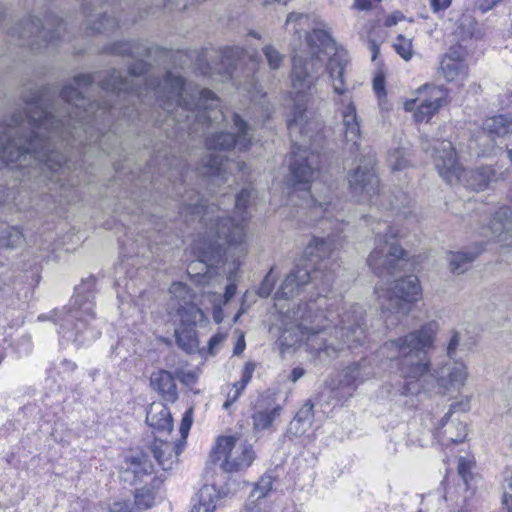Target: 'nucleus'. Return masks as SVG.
Here are the masks:
<instances>
[{"label":"nucleus","instance_id":"39","mask_svg":"<svg viewBox=\"0 0 512 512\" xmlns=\"http://www.w3.org/2000/svg\"><path fill=\"white\" fill-rule=\"evenodd\" d=\"M309 20L310 16L308 14L291 12L287 16L285 27L291 29L294 33H299L305 26H308Z\"/></svg>","mask_w":512,"mask_h":512},{"label":"nucleus","instance_id":"12","mask_svg":"<svg viewBox=\"0 0 512 512\" xmlns=\"http://www.w3.org/2000/svg\"><path fill=\"white\" fill-rule=\"evenodd\" d=\"M376 293L379 299L384 298L388 305L383 308L394 311L402 316L407 315L414 303L422 298V288L416 276H407L394 281L388 289L381 286L376 287Z\"/></svg>","mask_w":512,"mask_h":512},{"label":"nucleus","instance_id":"19","mask_svg":"<svg viewBox=\"0 0 512 512\" xmlns=\"http://www.w3.org/2000/svg\"><path fill=\"white\" fill-rule=\"evenodd\" d=\"M466 51L461 46L451 47L440 60L438 73L447 81L462 79L467 75Z\"/></svg>","mask_w":512,"mask_h":512},{"label":"nucleus","instance_id":"55","mask_svg":"<svg viewBox=\"0 0 512 512\" xmlns=\"http://www.w3.org/2000/svg\"><path fill=\"white\" fill-rule=\"evenodd\" d=\"M380 1L381 0H354L353 8L361 11L369 10Z\"/></svg>","mask_w":512,"mask_h":512},{"label":"nucleus","instance_id":"22","mask_svg":"<svg viewBox=\"0 0 512 512\" xmlns=\"http://www.w3.org/2000/svg\"><path fill=\"white\" fill-rule=\"evenodd\" d=\"M451 411L441 420L436 428V437L442 445L462 442L467 436L466 425L460 421L451 420Z\"/></svg>","mask_w":512,"mask_h":512},{"label":"nucleus","instance_id":"34","mask_svg":"<svg viewBox=\"0 0 512 512\" xmlns=\"http://www.w3.org/2000/svg\"><path fill=\"white\" fill-rule=\"evenodd\" d=\"M476 27L477 22L473 17L470 15H462L454 24L452 32L454 40L460 43L472 38L475 34Z\"/></svg>","mask_w":512,"mask_h":512},{"label":"nucleus","instance_id":"50","mask_svg":"<svg viewBox=\"0 0 512 512\" xmlns=\"http://www.w3.org/2000/svg\"><path fill=\"white\" fill-rule=\"evenodd\" d=\"M211 297L213 298L212 302L214 305L213 318L216 323H221L223 320L222 306L224 305L222 303L221 295L218 293H213Z\"/></svg>","mask_w":512,"mask_h":512},{"label":"nucleus","instance_id":"23","mask_svg":"<svg viewBox=\"0 0 512 512\" xmlns=\"http://www.w3.org/2000/svg\"><path fill=\"white\" fill-rule=\"evenodd\" d=\"M20 39L26 40L21 45L34 46L36 41H30V38H40L46 43L52 42L59 37V30L47 32L38 18L28 19L17 32Z\"/></svg>","mask_w":512,"mask_h":512},{"label":"nucleus","instance_id":"30","mask_svg":"<svg viewBox=\"0 0 512 512\" xmlns=\"http://www.w3.org/2000/svg\"><path fill=\"white\" fill-rule=\"evenodd\" d=\"M221 65L218 68L219 74H224L226 79H233V73L238 64L244 58V51L239 47H229L221 51Z\"/></svg>","mask_w":512,"mask_h":512},{"label":"nucleus","instance_id":"15","mask_svg":"<svg viewBox=\"0 0 512 512\" xmlns=\"http://www.w3.org/2000/svg\"><path fill=\"white\" fill-rule=\"evenodd\" d=\"M232 121L235 133L222 131L211 133L206 139L208 150H228L233 147L245 150L249 147L253 139L252 128L237 114L232 116Z\"/></svg>","mask_w":512,"mask_h":512},{"label":"nucleus","instance_id":"56","mask_svg":"<svg viewBox=\"0 0 512 512\" xmlns=\"http://www.w3.org/2000/svg\"><path fill=\"white\" fill-rule=\"evenodd\" d=\"M451 5V0H430V7L434 13L447 9Z\"/></svg>","mask_w":512,"mask_h":512},{"label":"nucleus","instance_id":"49","mask_svg":"<svg viewBox=\"0 0 512 512\" xmlns=\"http://www.w3.org/2000/svg\"><path fill=\"white\" fill-rule=\"evenodd\" d=\"M240 512H270V509L264 501H254L249 499Z\"/></svg>","mask_w":512,"mask_h":512},{"label":"nucleus","instance_id":"33","mask_svg":"<svg viewBox=\"0 0 512 512\" xmlns=\"http://www.w3.org/2000/svg\"><path fill=\"white\" fill-rule=\"evenodd\" d=\"M207 161L205 163L206 172L209 177L213 178V181L224 180L227 181L225 177L226 170L230 168V163L228 160L224 159L222 155L219 153L210 152L207 156Z\"/></svg>","mask_w":512,"mask_h":512},{"label":"nucleus","instance_id":"54","mask_svg":"<svg viewBox=\"0 0 512 512\" xmlns=\"http://www.w3.org/2000/svg\"><path fill=\"white\" fill-rule=\"evenodd\" d=\"M103 1L102 0H86L84 3V10L87 13V16L91 18L95 13L96 8L99 7L102 9Z\"/></svg>","mask_w":512,"mask_h":512},{"label":"nucleus","instance_id":"14","mask_svg":"<svg viewBox=\"0 0 512 512\" xmlns=\"http://www.w3.org/2000/svg\"><path fill=\"white\" fill-rule=\"evenodd\" d=\"M416 93V98L404 103V109L409 112L415 110L414 117L417 122H428L447 104L448 92L442 85L424 84Z\"/></svg>","mask_w":512,"mask_h":512},{"label":"nucleus","instance_id":"7","mask_svg":"<svg viewBox=\"0 0 512 512\" xmlns=\"http://www.w3.org/2000/svg\"><path fill=\"white\" fill-rule=\"evenodd\" d=\"M426 152H431L435 169L449 184L463 183L473 190H482L494 178L495 172L489 167L466 171L458 163L455 148L447 140H433L423 144Z\"/></svg>","mask_w":512,"mask_h":512},{"label":"nucleus","instance_id":"46","mask_svg":"<svg viewBox=\"0 0 512 512\" xmlns=\"http://www.w3.org/2000/svg\"><path fill=\"white\" fill-rule=\"evenodd\" d=\"M502 503L509 512H512V476L504 479Z\"/></svg>","mask_w":512,"mask_h":512},{"label":"nucleus","instance_id":"37","mask_svg":"<svg viewBox=\"0 0 512 512\" xmlns=\"http://www.w3.org/2000/svg\"><path fill=\"white\" fill-rule=\"evenodd\" d=\"M274 479L271 475H263L259 481L254 485L251 491L250 498L254 501H262V499L268 495L273 486Z\"/></svg>","mask_w":512,"mask_h":512},{"label":"nucleus","instance_id":"16","mask_svg":"<svg viewBox=\"0 0 512 512\" xmlns=\"http://www.w3.org/2000/svg\"><path fill=\"white\" fill-rule=\"evenodd\" d=\"M341 246V237L337 234H330L326 238L314 237L304 250L305 256L308 258L309 265L316 266V277L320 270L326 268L325 260L330 258L332 253Z\"/></svg>","mask_w":512,"mask_h":512},{"label":"nucleus","instance_id":"48","mask_svg":"<svg viewBox=\"0 0 512 512\" xmlns=\"http://www.w3.org/2000/svg\"><path fill=\"white\" fill-rule=\"evenodd\" d=\"M193 423V408L190 407L186 410V412L183 415V418L181 420L180 424V434L183 440H185L188 436V433L190 431V428Z\"/></svg>","mask_w":512,"mask_h":512},{"label":"nucleus","instance_id":"64","mask_svg":"<svg viewBox=\"0 0 512 512\" xmlns=\"http://www.w3.org/2000/svg\"><path fill=\"white\" fill-rule=\"evenodd\" d=\"M370 49H371V51L373 53L372 59L374 60L376 58L378 52H379V47H378V45L374 41H372L370 43Z\"/></svg>","mask_w":512,"mask_h":512},{"label":"nucleus","instance_id":"31","mask_svg":"<svg viewBox=\"0 0 512 512\" xmlns=\"http://www.w3.org/2000/svg\"><path fill=\"white\" fill-rule=\"evenodd\" d=\"M480 253V248L448 253L447 261L450 271L455 274L464 273Z\"/></svg>","mask_w":512,"mask_h":512},{"label":"nucleus","instance_id":"59","mask_svg":"<svg viewBox=\"0 0 512 512\" xmlns=\"http://www.w3.org/2000/svg\"><path fill=\"white\" fill-rule=\"evenodd\" d=\"M305 374V370L303 368H300V367H296L294 368L292 371H291V374H290V380L292 382H296L298 381L301 377H303Z\"/></svg>","mask_w":512,"mask_h":512},{"label":"nucleus","instance_id":"36","mask_svg":"<svg viewBox=\"0 0 512 512\" xmlns=\"http://www.w3.org/2000/svg\"><path fill=\"white\" fill-rule=\"evenodd\" d=\"M99 17L95 20H90L88 29L92 32L103 33L112 30L118 26V21L115 17L108 15L107 11L94 13L92 17Z\"/></svg>","mask_w":512,"mask_h":512},{"label":"nucleus","instance_id":"17","mask_svg":"<svg viewBox=\"0 0 512 512\" xmlns=\"http://www.w3.org/2000/svg\"><path fill=\"white\" fill-rule=\"evenodd\" d=\"M316 271H312L306 266H297L291 271L289 275L284 279L280 289L275 294V307L283 313L285 305L281 304L282 300H288L289 298L297 295L301 288L308 284L310 280H316Z\"/></svg>","mask_w":512,"mask_h":512},{"label":"nucleus","instance_id":"18","mask_svg":"<svg viewBox=\"0 0 512 512\" xmlns=\"http://www.w3.org/2000/svg\"><path fill=\"white\" fill-rule=\"evenodd\" d=\"M482 129L491 138L489 143L480 148L479 155L489 157L497 154L499 147L495 143V137H505L512 134V116L499 114L486 118Z\"/></svg>","mask_w":512,"mask_h":512},{"label":"nucleus","instance_id":"53","mask_svg":"<svg viewBox=\"0 0 512 512\" xmlns=\"http://www.w3.org/2000/svg\"><path fill=\"white\" fill-rule=\"evenodd\" d=\"M311 426H304L302 422L291 421L289 425V432L295 436H301L305 434Z\"/></svg>","mask_w":512,"mask_h":512},{"label":"nucleus","instance_id":"57","mask_svg":"<svg viewBox=\"0 0 512 512\" xmlns=\"http://www.w3.org/2000/svg\"><path fill=\"white\" fill-rule=\"evenodd\" d=\"M236 293V285L235 283H230L225 288V293L222 298V303L226 304Z\"/></svg>","mask_w":512,"mask_h":512},{"label":"nucleus","instance_id":"60","mask_svg":"<svg viewBox=\"0 0 512 512\" xmlns=\"http://www.w3.org/2000/svg\"><path fill=\"white\" fill-rule=\"evenodd\" d=\"M401 19V15L399 14H392L388 16L385 20V26L391 27L398 23V21Z\"/></svg>","mask_w":512,"mask_h":512},{"label":"nucleus","instance_id":"25","mask_svg":"<svg viewBox=\"0 0 512 512\" xmlns=\"http://www.w3.org/2000/svg\"><path fill=\"white\" fill-rule=\"evenodd\" d=\"M147 424L157 431L171 432L173 429L172 416L169 409L161 402H153L147 411Z\"/></svg>","mask_w":512,"mask_h":512},{"label":"nucleus","instance_id":"21","mask_svg":"<svg viewBox=\"0 0 512 512\" xmlns=\"http://www.w3.org/2000/svg\"><path fill=\"white\" fill-rule=\"evenodd\" d=\"M373 375L367 360H361L345 367L339 375V387L347 388L351 395L356 387Z\"/></svg>","mask_w":512,"mask_h":512},{"label":"nucleus","instance_id":"58","mask_svg":"<svg viewBox=\"0 0 512 512\" xmlns=\"http://www.w3.org/2000/svg\"><path fill=\"white\" fill-rule=\"evenodd\" d=\"M111 512H130V504L126 501L115 502Z\"/></svg>","mask_w":512,"mask_h":512},{"label":"nucleus","instance_id":"35","mask_svg":"<svg viewBox=\"0 0 512 512\" xmlns=\"http://www.w3.org/2000/svg\"><path fill=\"white\" fill-rule=\"evenodd\" d=\"M281 406L275 404L273 407L259 409L253 414V425L256 430L271 428L274 420L280 415Z\"/></svg>","mask_w":512,"mask_h":512},{"label":"nucleus","instance_id":"2","mask_svg":"<svg viewBox=\"0 0 512 512\" xmlns=\"http://www.w3.org/2000/svg\"><path fill=\"white\" fill-rule=\"evenodd\" d=\"M94 78L90 74H80L73 85H66L61 98L66 106L62 110L44 109L39 101L28 102L24 112H18L11 123L0 126V173L6 169H28L23 176H32L33 171H41L49 181L61 182L72 170L70 162L57 151V140L61 146L82 148L94 145L109 153L107 142L113 137L110 133L100 134L96 127L98 118L116 105L104 102H89L78 88L91 85Z\"/></svg>","mask_w":512,"mask_h":512},{"label":"nucleus","instance_id":"27","mask_svg":"<svg viewBox=\"0 0 512 512\" xmlns=\"http://www.w3.org/2000/svg\"><path fill=\"white\" fill-rule=\"evenodd\" d=\"M219 499V491L214 486L204 485L197 494L191 512H215Z\"/></svg>","mask_w":512,"mask_h":512},{"label":"nucleus","instance_id":"6","mask_svg":"<svg viewBox=\"0 0 512 512\" xmlns=\"http://www.w3.org/2000/svg\"><path fill=\"white\" fill-rule=\"evenodd\" d=\"M252 192L249 187L243 188L235 197L233 218L229 217L228 211L214 203L205 205L204 200L193 190L185 191L182 196L181 214L191 216L192 220L200 217V222L206 228L205 236L196 247L199 259L211 265L231 261L233 269L229 279L247 253L245 223L248 217L244 215V210Z\"/></svg>","mask_w":512,"mask_h":512},{"label":"nucleus","instance_id":"63","mask_svg":"<svg viewBox=\"0 0 512 512\" xmlns=\"http://www.w3.org/2000/svg\"><path fill=\"white\" fill-rule=\"evenodd\" d=\"M247 91L251 94L252 98L257 97V95L261 93L254 84H250V88H247Z\"/></svg>","mask_w":512,"mask_h":512},{"label":"nucleus","instance_id":"47","mask_svg":"<svg viewBox=\"0 0 512 512\" xmlns=\"http://www.w3.org/2000/svg\"><path fill=\"white\" fill-rule=\"evenodd\" d=\"M274 285H275V277L273 276V271L270 270L267 275L265 276V278L263 279L259 289H258V294L261 296V297H268L273 288H274Z\"/></svg>","mask_w":512,"mask_h":512},{"label":"nucleus","instance_id":"1","mask_svg":"<svg viewBox=\"0 0 512 512\" xmlns=\"http://www.w3.org/2000/svg\"><path fill=\"white\" fill-rule=\"evenodd\" d=\"M325 63L333 91L340 96L334 102L341 115L345 140L353 146L360 140L357 109L352 97L347 94L345 84L349 65L347 53L337 48L327 29L315 28L306 35L298 47H294L292 57L290 77L294 107L287 120L293 149L289 166V182L292 187L290 201L294 202L295 198H301L313 220L343 222L340 201L334 200L328 192L317 194L316 188L312 191L309 185L319 175V155L314 153L312 146L321 139V123L307 111V103L311 97V89L316 84Z\"/></svg>","mask_w":512,"mask_h":512},{"label":"nucleus","instance_id":"45","mask_svg":"<svg viewBox=\"0 0 512 512\" xmlns=\"http://www.w3.org/2000/svg\"><path fill=\"white\" fill-rule=\"evenodd\" d=\"M473 461L468 458L460 457L458 461V474L462 478L465 486H468V480L471 476Z\"/></svg>","mask_w":512,"mask_h":512},{"label":"nucleus","instance_id":"8","mask_svg":"<svg viewBox=\"0 0 512 512\" xmlns=\"http://www.w3.org/2000/svg\"><path fill=\"white\" fill-rule=\"evenodd\" d=\"M351 192L359 202H368L371 206L391 208L395 211L396 220L412 222L415 215L411 209L412 199L409 195L398 190L394 195V201H386V196L380 193L379 179L370 163L359 165L349 176Z\"/></svg>","mask_w":512,"mask_h":512},{"label":"nucleus","instance_id":"26","mask_svg":"<svg viewBox=\"0 0 512 512\" xmlns=\"http://www.w3.org/2000/svg\"><path fill=\"white\" fill-rule=\"evenodd\" d=\"M151 386L157 390L168 402H175L178 398L176 383L172 374L166 370H160L151 375Z\"/></svg>","mask_w":512,"mask_h":512},{"label":"nucleus","instance_id":"38","mask_svg":"<svg viewBox=\"0 0 512 512\" xmlns=\"http://www.w3.org/2000/svg\"><path fill=\"white\" fill-rule=\"evenodd\" d=\"M408 153L405 148H395L389 151L388 162L393 171H401L410 164L407 158Z\"/></svg>","mask_w":512,"mask_h":512},{"label":"nucleus","instance_id":"24","mask_svg":"<svg viewBox=\"0 0 512 512\" xmlns=\"http://www.w3.org/2000/svg\"><path fill=\"white\" fill-rule=\"evenodd\" d=\"M151 451L159 465L162 466L164 470H168L179 456L181 445L179 442L155 438L151 445Z\"/></svg>","mask_w":512,"mask_h":512},{"label":"nucleus","instance_id":"51","mask_svg":"<svg viewBox=\"0 0 512 512\" xmlns=\"http://www.w3.org/2000/svg\"><path fill=\"white\" fill-rule=\"evenodd\" d=\"M458 349H462L461 335L459 332L454 331L447 345L448 357H453Z\"/></svg>","mask_w":512,"mask_h":512},{"label":"nucleus","instance_id":"62","mask_svg":"<svg viewBox=\"0 0 512 512\" xmlns=\"http://www.w3.org/2000/svg\"><path fill=\"white\" fill-rule=\"evenodd\" d=\"M223 341L222 335H215L209 340V348L213 350L217 345Z\"/></svg>","mask_w":512,"mask_h":512},{"label":"nucleus","instance_id":"43","mask_svg":"<svg viewBox=\"0 0 512 512\" xmlns=\"http://www.w3.org/2000/svg\"><path fill=\"white\" fill-rule=\"evenodd\" d=\"M314 418L313 404L306 402L296 413L293 421L302 422L304 426H311Z\"/></svg>","mask_w":512,"mask_h":512},{"label":"nucleus","instance_id":"41","mask_svg":"<svg viewBox=\"0 0 512 512\" xmlns=\"http://www.w3.org/2000/svg\"><path fill=\"white\" fill-rule=\"evenodd\" d=\"M263 54L269 68L272 70L278 69L284 59V56L271 45H267L263 48Z\"/></svg>","mask_w":512,"mask_h":512},{"label":"nucleus","instance_id":"44","mask_svg":"<svg viewBox=\"0 0 512 512\" xmlns=\"http://www.w3.org/2000/svg\"><path fill=\"white\" fill-rule=\"evenodd\" d=\"M373 89L376 93L378 99H379V105L382 109L388 110L389 105L383 101V98H385V80L384 77L381 75H377L373 80Z\"/></svg>","mask_w":512,"mask_h":512},{"label":"nucleus","instance_id":"13","mask_svg":"<svg viewBox=\"0 0 512 512\" xmlns=\"http://www.w3.org/2000/svg\"><path fill=\"white\" fill-rule=\"evenodd\" d=\"M215 454L221 468L229 473L248 468L254 461L252 446L240 436H222L217 440Z\"/></svg>","mask_w":512,"mask_h":512},{"label":"nucleus","instance_id":"3","mask_svg":"<svg viewBox=\"0 0 512 512\" xmlns=\"http://www.w3.org/2000/svg\"><path fill=\"white\" fill-rule=\"evenodd\" d=\"M437 331L435 323L403 337L385 342L378 350L381 359L391 361L404 379L402 394L417 395L420 392L436 391L445 394L459 391L469 378V369L462 359L448 357L435 368L430 367L427 356Z\"/></svg>","mask_w":512,"mask_h":512},{"label":"nucleus","instance_id":"42","mask_svg":"<svg viewBox=\"0 0 512 512\" xmlns=\"http://www.w3.org/2000/svg\"><path fill=\"white\" fill-rule=\"evenodd\" d=\"M154 503V495L151 489L143 487L138 489L135 494V504L138 508L148 509Z\"/></svg>","mask_w":512,"mask_h":512},{"label":"nucleus","instance_id":"5","mask_svg":"<svg viewBox=\"0 0 512 512\" xmlns=\"http://www.w3.org/2000/svg\"><path fill=\"white\" fill-rule=\"evenodd\" d=\"M326 295L299 304L297 309L284 313L285 332L294 334L292 343L306 342L311 350L331 353L363 343L366 338L362 327L364 310L358 304L351 305L342 314L331 310Z\"/></svg>","mask_w":512,"mask_h":512},{"label":"nucleus","instance_id":"10","mask_svg":"<svg viewBox=\"0 0 512 512\" xmlns=\"http://www.w3.org/2000/svg\"><path fill=\"white\" fill-rule=\"evenodd\" d=\"M370 225L375 235V247L367 263L378 276L392 274L405 256V251L392 240L404 237L407 228L400 229L396 222L391 224L387 219L371 222Z\"/></svg>","mask_w":512,"mask_h":512},{"label":"nucleus","instance_id":"52","mask_svg":"<svg viewBox=\"0 0 512 512\" xmlns=\"http://www.w3.org/2000/svg\"><path fill=\"white\" fill-rule=\"evenodd\" d=\"M135 46H136L135 43H132V42L120 43L117 46H115L114 53H116V54H131V55L139 54V52L134 51Z\"/></svg>","mask_w":512,"mask_h":512},{"label":"nucleus","instance_id":"29","mask_svg":"<svg viewBox=\"0 0 512 512\" xmlns=\"http://www.w3.org/2000/svg\"><path fill=\"white\" fill-rule=\"evenodd\" d=\"M152 470V464L145 456H132L125 460V471L122 477L125 481L133 482L140 479L143 475L151 473Z\"/></svg>","mask_w":512,"mask_h":512},{"label":"nucleus","instance_id":"20","mask_svg":"<svg viewBox=\"0 0 512 512\" xmlns=\"http://www.w3.org/2000/svg\"><path fill=\"white\" fill-rule=\"evenodd\" d=\"M489 230L498 241L512 245V204L496 210L490 220Z\"/></svg>","mask_w":512,"mask_h":512},{"label":"nucleus","instance_id":"28","mask_svg":"<svg viewBox=\"0 0 512 512\" xmlns=\"http://www.w3.org/2000/svg\"><path fill=\"white\" fill-rule=\"evenodd\" d=\"M255 369V362L249 361L245 363L240 381L234 383L227 392V399L223 404L224 409H229L239 399L247 384L251 381Z\"/></svg>","mask_w":512,"mask_h":512},{"label":"nucleus","instance_id":"11","mask_svg":"<svg viewBox=\"0 0 512 512\" xmlns=\"http://www.w3.org/2000/svg\"><path fill=\"white\" fill-rule=\"evenodd\" d=\"M169 292L171 295L168 304L169 314L175 311L182 324V327L175 330L176 343L181 349L191 353L197 348L196 333L193 326L204 322L206 317L204 312L194 303L193 296L186 284L173 283Z\"/></svg>","mask_w":512,"mask_h":512},{"label":"nucleus","instance_id":"32","mask_svg":"<svg viewBox=\"0 0 512 512\" xmlns=\"http://www.w3.org/2000/svg\"><path fill=\"white\" fill-rule=\"evenodd\" d=\"M25 237L23 232L16 226L0 227V249L13 250L23 247Z\"/></svg>","mask_w":512,"mask_h":512},{"label":"nucleus","instance_id":"4","mask_svg":"<svg viewBox=\"0 0 512 512\" xmlns=\"http://www.w3.org/2000/svg\"><path fill=\"white\" fill-rule=\"evenodd\" d=\"M147 71V64L136 61L126 76L120 71H113L109 77L102 81L104 91L117 94H135L138 98L147 97L153 93L156 101L168 113L182 116V113H191L195 119L208 128L218 126L226 120L219 107V100L209 89H199L191 83H185L180 76L168 73L162 82L149 80L143 76Z\"/></svg>","mask_w":512,"mask_h":512},{"label":"nucleus","instance_id":"40","mask_svg":"<svg viewBox=\"0 0 512 512\" xmlns=\"http://www.w3.org/2000/svg\"><path fill=\"white\" fill-rule=\"evenodd\" d=\"M393 47L397 54L403 58L405 61H409L413 56V46H412V40L409 38L404 37L403 35H399L394 44Z\"/></svg>","mask_w":512,"mask_h":512},{"label":"nucleus","instance_id":"61","mask_svg":"<svg viewBox=\"0 0 512 512\" xmlns=\"http://www.w3.org/2000/svg\"><path fill=\"white\" fill-rule=\"evenodd\" d=\"M244 349H245V341H244V337L241 336L234 347V354L239 355L244 351Z\"/></svg>","mask_w":512,"mask_h":512},{"label":"nucleus","instance_id":"9","mask_svg":"<svg viewBox=\"0 0 512 512\" xmlns=\"http://www.w3.org/2000/svg\"><path fill=\"white\" fill-rule=\"evenodd\" d=\"M76 291L67 310H54L49 315L41 314L38 316V320H53L59 324V333L62 337L83 344L97 336L93 331H90V336L86 335L88 325L94 319V301L90 293L85 294L79 288Z\"/></svg>","mask_w":512,"mask_h":512}]
</instances>
